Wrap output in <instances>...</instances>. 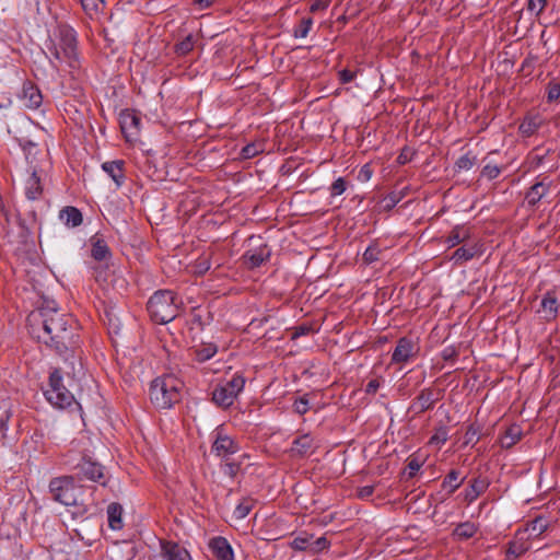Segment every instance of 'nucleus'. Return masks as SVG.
<instances>
[{"instance_id": "7c9ffc66", "label": "nucleus", "mask_w": 560, "mask_h": 560, "mask_svg": "<svg viewBox=\"0 0 560 560\" xmlns=\"http://www.w3.org/2000/svg\"><path fill=\"white\" fill-rule=\"evenodd\" d=\"M247 457L246 454L240 456V459H233L229 457L228 459H223L224 464L222 465L223 472L231 478H234L238 471L241 470L242 459Z\"/></svg>"}, {"instance_id": "f257e3e1", "label": "nucleus", "mask_w": 560, "mask_h": 560, "mask_svg": "<svg viewBox=\"0 0 560 560\" xmlns=\"http://www.w3.org/2000/svg\"><path fill=\"white\" fill-rule=\"evenodd\" d=\"M30 334L38 341L63 354L74 343L75 322L71 315L60 312L55 301H44L42 306L27 316Z\"/></svg>"}, {"instance_id": "72a5a7b5", "label": "nucleus", "mask_w": 560, "mask_h": 560, "mask_svg": "<svg viewBox=\"0 0 560 560\" xmlns=\"http://www.w3.org/2000/svg\"><path fill=\"white\" fill-rule=\"evenodd\" d=\"M462 480L459 478V472L457 470H452L443 480L442 487L447 490V493H453L459 486L462 485Z\"/></svg>"}, {"instance_id": "473e14b6", "label": "nucleus", "mask_w": 560, "mask_h": 560, "mask_svg": "<svg viewBox=\"0 0 560 560\" xmlns=\"http://www.w3.org/2000/svg\"><path fill=\"white\" fill-rule=\"evenodd\" d=\"M469 236L468 230L464 228H455L448 237L446 238V243L448 247H454L463 242H465Z\"/></svg>"}, {"instance_id": "58836bf2", "label": "nucleus", "mask_w": 560, "mask_h": 560, "mask_svg": "<svg viewBox=\"0 0 560 560\" xmlns=\"http://www.w3.org/2000/svg\"><path fill=\"white\" fill-rule=\"evenodd\" d=\"M313 25V20L311 18H304L301 20L299 26L294 31V36L296 38H304L308 35Z\"/></svg>"}, {"instance_id": "6ab92c4d", "label": "nucleus", "mask_w": 560, "mask_h": 560, "mask_svg": "<svg viewBox=\"0 0 560 560\" xmlns=\"http://www.w3.org/2000/svg\"><path fill=\"white\" fill-rule=\"evenodd\" d=\"M59 219L68 228H77L83 221L81 211L75 207H66L61 209L59 212Z\"/></svg>"}, {"instance_id": "bf43d9fd", "label": "nucleus", "mask_w": 560, "mask_h": 560, "mask_svg": "<svg viewBox=\"0 0 560 560\" xmlns=\"http://www.w3.org/2000/svg\"><path fill=\"white\" fill-rule=\"evenodd\" d=\"M360 177H363L364 179H369L371 177V171L368 165H364L359 174Z\"/></svg>"}, {"instance_id": "49530a36", "label": "nucleus", "mask_w": 560, "mask_h": 560, "mask_svg": "<svg viewBox=\"0 0 560 560\" xmlns=\"http://www.w3.org/2000/svg\"><path fill=\"white\" fill-rule=\"evenodd\" d=\"M547 5V0H528V11L539 15Z\"/></svg>"}, {"instance_id": "37998d69", "label": "nucleus", "mask_w": 560, "mask_h": 560, "mask_svg": "<svg viewBox=\"0 0 560 560\" xmlns=\"http://www.w3.org/2000/svg\"><path fill=\"white\" fill-rule=\"evenodd\" d=\"M475 161H476L475 156H470L469 154H465V155L460 156L456 161V167L458 170L468 171V170H470L474 166Z\"/></svg>"}, {"instance_id": "393cba45", "label": "nucleus", "mask_w": 560, "mask_h": 560, "mask_svg": "<svg viewBox=\"0 0 560 560\" xmlns=\"http://www.w3.org/2000/svg\"><path fill=\"white\" fill-rule=\"evenodd\" d=\"M108 525L112 529L122 528V508L118 503H110L107 508Z\"/></svg>"}, {"instance_id": "ea45409f", "label": "nucleus", "mask_w": 560, "mask_h": 560, "mask_svg": "<svg viewBox=\"0 0 560 560\" xmlns=\"http://www.w3.org/2000/svg\"><path fill=\"white\" fill-rule=\"evenodd\" d=\"M83 10L90 15L97 13L104 5L103 0H80Z\"/></svg>"}, {"instance_id": "603ef678", "label": "nucleus", "mask_w": 560, "mask_h": 560, "mask_svg": "<svg viewBox=\"0 0 560 560\" xmlns=\"http://www.w3.org/2000/svg\"><path fill=\"white\" fill-rule=\"evenodd\" d=\"M374 492L373 486H364L358 489V497L360 499H369Z\"/></svg>"}, {"instance_id": "b1692460", "label": "nucleus", "mask_w": 560, "mask_h": 560, "mask_svg": "<svg viewBox=\"0 0 560 560\" xmlns=\"http://www.w3.org/2000/svg\"><path fill=\"white\" fill-rule=\"evenodd\" d=\"M490 482L487 478L478 477L471 481L470 488L466 492V499L469 502L476 500L489 487Z\"/></svg>"}, {"instance_id": "20e7f679", "label": "nucleus", "mask_w": 560, "mask_h": 560, "mask_svg": "<svg viewBox=\"0 0 560 560\" xmlns=\"http://www.w3.org/2000/svg\"><path fill=\"white\" fill-rule=\"evenodd\" d=\"M148 312L156 324H167L178 315L175 294L170 290L156 291L148 301Z\"/></svg>"}, {"instance_id": "a878e982", "label": "nucleus", "mask_w": 560, "mask_h": 560, "mask_svg": "<svg viewBox=\"0 0 560 560\" xmlns=\"http://www.w3.org/2000/svg\"><path fill=\"white\" fill-rule=\"evenodd\" d=\"M25 194L31 200H35L42 195L40 179L35 171H33L26 179Z\"/></svg>"}, {"instance_id": "c85d7f7f", "label": "nucleus", "mask_w": 560, "mask_h": 560, "mask_svg": "<svg viewBox=\"0 0 560 560\" xmlns=\"http://www.w3.org/2000/svg\"><path fill=\"white\" fill-rule=\"evenodd\" d=\"M522 432L517 425L510 427L504 435H502L500 443L503 448H510L516 444L521 439Z\"/></svg>"}, {"instance_id": "a211bd4d", "label": "nucleus", "mask_w": 560, "mask_h": 560, "mask_svg": "<svg viewBox=\"0 0 560 560\" xmlns=\"http://www.w3.org/2000/svg\"><path fill=\"white\" fill-rule=\"evenodd\" d=\"M270 256V250L267 245H261L256 249L247 250L244 254L245 262L250 268L259 267L264 261H266Z\"/></svg>"}, {"instance_id": "c03bdc74", "label": "nucleus", "mask_w": 560, "mask_h": 560, "mask_svg": "<svg viewBox=\"0 0 560 560\" xmlns=\"http://www.w3.org/2000/svg\"><path fill=\"white\" fill-rule=\"evenodd\" d=\"M328 546H329V541L324 536H322L319 538H316V539L312 538L311 552L312 553H317V552L328 548Z\"/></svg>"}, {"instance_id": "680f3d73", "label": "nucleus", "mask_w": 560, "mask_h": 560, "mask_svg": "<svg viewBox=\"0 0 560 560\" xmlns=\"http://www.w3.org/2000/svg\"><path fill=\"white\" fill-rule=\"evenodd\" d=\"M209 268H210V265L205 260L203 262L200 264L199 271L203 272V271H207Z\"/></svg>"}, {"instance_id": "a18cd8bd", "label": "nucleus", "mask_w": 560, "mask_h": 560, "mask_svg": "<svg viewBox=\"0 0 560 560\" xmlns=\"http://www.w3.org/2000/svg\"><path fill=\"white\" fill-rule=\"evenodd\" d=\"M501 173V168L497 165L487 164L483 166L481 171V176L488 179L497 178Z\"/></svg>"}, {"instance_id": "f3484780", "label": "nucleus", "mask_w": 560, "mask_h": 560, "mask_svg": "<svg viewBox=\"0 0 560 560\" xmlns=\"http://www.w3.org/2000/svg\"><path fill=\"white\" fill-rule=\"evenodd\" d=\"M480 253H481V249L477 243L465 244L462 247L457 248L453 253L451 259L455 264L459 265L467 260H470L471 258H474L476 255H478Z\"/></svg>"}, {"instance_id": "5701e85b", "label": "nucleus", "mask_w": 560, "mask_h": 560, "mask_svg": "<svg viewBox=\"0 0 560 560\" xmlns=\"http://www.w3.org/2000/svg\"><path fill=\"white\" fill-rule=\"evenodd\" d=\"M91 255L95 260H106L110 256L109 248L104 240L94 236L91 238Z\"/></svg>"}, {"instance_id": "0eeeda50", "label": "nucleus", "mask_w": 560, "mask_h": 560, "mask_svg": "<svg viewBox=\"0 0 560 560\" xmlns=\"http://www.w3.org/2000/svg\"><path fill=\"white\" fill-rule=\"evenodd\" d=\"M244 385L245 378L242 375L235 374L230 381L219 384L214 388L212 400L220 407H230L243 390Z\"/></svg>"}, {"instance_id": "3c124183", "label": "nucleus", "mask_w": 560, "mask_h": 560, "mask_svg": "<svg viewBox=\"0 0 560 560\" xmlns=\"http://www.w3.org/2000/svg\"><path fill=\"white\" fill-rule=\"evenodd\" d=\"M355 75H357V72L355 71H351L349 69H342V70H340L338 72L339 81L342 84L351 82L355 78Z\"/></svg>"}, {"instance_id": "7ed1b4c3", "label": "nucleus", "mask_w": 560, "mask_h": 560, "mask_svg": "<svg viewBox=\"0 0 560 560\" xmlns=\"http://www.w3.org/2000/svg\"><path fill=\"white\" fill-rule=\"evenodd\" d=\"M47 49L55 60L74 67L78 59L75 32L69 26H59L56 38L50 40Z\"/></svg>"}, {"instance_id": "ddd939ff", "label": "nucleus", "mask_w": 560, "mask_h": 560, "mask_svg": "<svg viewBox=\"0 0 560 560\" xmlns=\"http://www.w3.org/2000/svg\"><path fill=\"white\" fill-rule=\"evenodd\" d=\"M161 553L166 560H192L189 552L174 541H162Z\"/></svg>"}, {"instance_id": "4be33fe9", "label": "nucleus", "mask_w": 560, "mask_h": 560, "mask_svg": "<svg viewBox=\"0 0 560 560\" xmlns=\"http://www.w3.org/2000/svg\"><path fill=\"white\" fill-rule=\"evenodd\" d=\"M218 351V347L214 343H202L198 347H195L190 355L194 358V360L198 362H205L207 360H210Z\"/></svg>"}, {"instance_id": "39448f33", "label": "nucleus", "mask_w": 560, "mask_h": 560, "mask_svg": "<svg viewBox=\"0 0 560 560\" xmlns=\"http://www.w3.org/2000/svg\"><path fill=\"white\" fill-rule=\"evenodd\" d=\"M52 499L63 505L74 506L82 502L83 487L72 476L57 477L49 482Z\"/></svg>"}, {"instance_id": "4c0bfd02", "label": "nucleus", "mask_w": 560, "mask_h": 560, "mask_svg": "<svg viewBox=\"0 0 560 560\" xmlns=\"http://www.w3.org/2000/svg\"><path fill=\"white\" fill-rule=\"evenodd\" d=\"M253 509V502L249 499L243 500L234 510V516L237 520L245 518Z\"/></svg>"}, {"instance_id": "9b49d317", "label": "nucleus", "mask_w": 560, "mask_h": 560, "mask_svg": "<svg viewBox=\"0 0 560 560\" xmlns=\"http://www.w3.org/2000/svg\"><path fill=\"white\" fill-rule=\"evenodd\" d=\"M209 549L213 560H235L233 549L224 537L218 536L210 539Z\"/></svg>"}, {"instance_id": "13d9d810", "label": "nucleus", "mask_w": 560, "mask_h": 560, "mask_svg": "<svg viewBox=\"0 0 560 560\" xmlns=\"http://www.w3.org/2000/svg\"><path fill=\"white\" fill-rule=\"evenodd\" d=\"M386 200H388L387 207H394L399 201V197L393 192L386 198Z\"/></svg>"}, {"instance_id": "9d476101", "label": "nucleus", "mask_w": 560, "mask_h": 560, "mask_svg": "<svg viewBox=\"0 0 560 560\" xmlns=\"http://www.w3.org/2000/svg\"><path fill=\"white\" fill-rule=\"evenodd\" d=\"M79 474L82 475L84 479L98 482L102 486H106L107 477L104 472V467L95 462L90 459H83L79 465Z\"/></svg>"}, {"instance_id": "864d4df0", "label": "nucleus", "mask_w": 560, "mask_h": 560, "mask_svg": "<svg viewBox=\"0 0 560 560\" xmlns=\"http://www.w3.org/2000/svg\"><path fill=\"white\" fill-rule=\"evenodd\" d=\"M525 551V548L523 546L516 547L515 544L511 545V547L508 550V557L513 556L514 558H517Z\"/></svg>"}, {"instance_id": "e433bc0d", "label": "nucleus", "mask_w": 560, "mask_h": 560, "mask_svg": "<svg viewBox=\"0 0 560 560\" xmlns=\"http://www.w3.org/2000/svg\"><path fill=\"white\" fill-rule=\"evenodd\" d=\"M381 255H382L381 248L377 245L373 244V245H370L363 253V260L365 264L370 265L372 262L380 260Z\"/></svg>"}, {"instance_id": "cd10ccee", "label": "nucleus", "mask_w": 560, "mask_h": 560, "mask_svg": "<svg viewBox=\"0 0 560 560\" xmlns=\"http://www.w3.org/2000/svg\"><path fill=\"white\" fill-rule=\"evenodd\" d=\"M541 308L547 320L555 319L558 315V301L556 296L547 293L541 300Z\"/></svg>"}, {"instance_id": "f8f14e48", "label": "nucleus", "mask_w": 560, "mask_h": 560, "mask_svg": "<svg viewBox=\"0 0 560 560\" xmlns=\"http://www.w3.org/2000/svg\"><path fill=\"white\" fill-rule=\"evenodd\" d=\"M316 448L317 444L314 438L310 434H303L292 442L290 452L292 456L304 457L313 454Z\"/></svg>"}, {"instance_id": "4d7b16f0", "label": "nucleus", "mask_w": 560, "mask_h": 560, "mask_svg": "<svg viewBox=\"0 0 560 560\" xmlns=\"http://www.w3.org/2000/svg\"><path fill=\"white\" fill-rule=\"evenodd\" d=\"M213 1L214 0H195V3L202 10L209 8Z\"/></svg>"}, {"instance_id": "c9c22d12", "label": "nucleus", "mask_w": 560, "mask_h": 560, "mask_svg": "<svg viewBox=\"0 0 560 560\" xmlns=\"http://www.w3.org/2000/svg\"><path fill=\"white\" fill-rule=\"evenodd\" d=\"M313 536L307 533H302L301 535L296 536L292 542L291 547L294 550L299 551H310L311 552V542H312Z\"/></svg>"}, {"instance_id": "423d86ee", "label": "nucleus", "mask_w": 560, "mask_h": 560, "mask_svg": "<svg viewBox=\"0 0 560 560\" xmlns=\"http://www.w3.org/2000/svg\"><path fill=\"white\" fill-rule=\"evenodd\" d=\"M46 399L56 408H67L75 400L73 394L63 385L58 370L50 373L48 388L45 389Z\"/></svg>"}, {"instance_id": "052dcab7", "label": "nucleus", "mask_w": 560, "mask_h": 560, "mask_svg": "<svg viewBox=\"0 0 560 560\" xmlns=\"http://www.w3.org/2000/svg\"><path fill=\"white\" fill-rule=\"evenodd\" d=\"M310 331V328L308 327H305V326H301L296 329V331L293 334V338H296L298 336L300 335H305Z\"/></svg>"}, {"instance_id": "a19ab883", "label": "nucleus", "mask_w": 560, "mask_h": 560, "mask_svg": "<svg viewBox=\"0 0 560 560\" xmlns=\"http://www.w3.org/2000/svg\"><path fill=\"white\" fill-rule=\"evenodd\" d=\"M261 150L262 149L260 144L249 143L242 149L241 155L243 159H252L256 156Z\"/></svg>"}, {"instance_id": "aec40b11", "label": "nucleus", "mask_w": 560, "mask_h": 560, "mask_svg": "<svg viewBox=\"0 0 560 560\" xmlns=\"http://www.w3.org/2000/svg\"><path fill=\"white\" fill-rule=\"evenodd\" d=\"M124 161L116 160L110 162H104L102 164L103 171L108 174V176L116 183L117 186H120L124 183Z\"/></svg>"}, {"instance_id": "5fc2aeb1", "label": "nucleus", "mask_w": 560, "mask_h": 560, "mask_svg": "<svg viewBox=\"0 0 560 560\" xmlns=\"http://www.w3.org/2000/svg\"><path fill=\"white\" fill-rule=\"evenodd\" d=\"M380 387V382L377 380H371L365 387V392L368 394H375Z\"/></svg>"}, {"instance_id": "de8ad7c7", "label": "nucleus", "mask_w": 560, "mask_h": 560, "mask_svg": "<svg viewBox=\"0 0 560 560\" xmlns=\"http://www.w3.org/2000/svg\"><path fill=\"white\" fill-rule=\"evenodd\" d=\"M464 439H465L464 443L466 445L475 444L479 440V429L474 425H470L467 429Z\"/></svg>"}, {"instance_id": "79ce46f5", "label": "nucleus", "mask_w": 560, "mask_h": 560, "mask_svg": "<svg viewBox=\"0 0 560 560\" xmlns=\"http://www.w3.org/2000/svg\"><path fill=\"white\" fill-rule=\"evenodd\" d=\"M347 189V183L345 178L339 177L337 178L330 186V195L332 197L340 196L343 194Z\"/></svg>"}, {"instance_id": "f704fd0d", "label": "nucleus", "mask_w": 560, "mask_h": 560, "mask_svg": "<svg viewBox=\"0 0 560 560\" xmlns=\"http://www.w3.org/2000/svg\"><path fill=\"white\" fill-rule=\"evenodd\" d=\"M194 36L189 34L174 46V52L180 57L186 56L194 49Z\"/></svg>"}, {"instance_id": "6e6552de", "label": "nucleus", "mask_w": 560, "mask_h": 560, "mask_svg": "<svg viewBox=\"0 0 560 560\" xmlns=\"http://www.w3.org/2000/svg\"><path fill=\"white\" fill-rule=\"evenodd\" d=\"M211 451L215 456L228 459L240 451V445L234 439L218 429L214 432V441Z\"/></svg>"}, {"instance_id": "1a4fd4ad", "label": "nucleus", "mask_w": 560, "mask_h": 560, "mask_svg": "<svg viewBox=\"0 0 560 560\" xmlns=\"http://www.w3.org/2000/svg\"><path fill=\"white\" fill-rule=\"evenodd\" d=\"M119 124L127 141L137 139L140 130V118L135 112L122 110L119 116Z\"/></svg>"}, {"instance_id": "c756f323", "label": "nucleus", "mask_w": 560, "mask_h": 560, "mask_svg": "<svg viewBox=\"0 0 560 560\" xmlns=\"http://www.w3.org/2000/svg\"><path fill=\"white\" fill-rule=\"evenodd\" d=\"M541 124V119L538 116L526 117L520 125V131L525 137L534 135Z\"/></svg>"}, {"instance_id": "8fccbe9b", "label": "nucleus", "mask_w": 560, "mask_h": 560, "mask_svg": "<svg viewBox=\"0 0 560 560\" xmlns=\"http://www.w3.org/2000/svg\"><path fill=\"white\" fill-rule=\"evenodd\" d=\"M548 101L555 102L560 98V84L559 83H551L548 86Z\"/></svg>"}, {"instance_id": "09e8293b", "label": "nucleus", "mask_w": 560, "mask_h": 560, "mask_svg": "<svg viewBox=\"0 0 560 560\" xmlns=\"http://www.w3.org/2000/svg\"><path fill=\"white\" fill-rule=\"evenodd\" d=\"M294 410L299 413V415H304L308 411V400L305 396L303 397H300L298 398L295 401H294Z\"/></svg>"}, {"instance_id": "412c9836", "label": "nucleus", "mask_w": 560, "mask_h": 560, "mask_svg": "<svg viewBox=\"0 0 560 560\" xmlns=\"http://www.w3.org/2000/svg\"><path fill=\"white\" fill-rule=\"evenodd\" d=\"M550 183L539 182L533 185L526 194L528 205H537L549 191Z\"/></svg>"}, {"instance_id": "4468645a", "label": "nucleus", "mask_w": 560, "mask_h": 560, "mask_svg": "<svg viewBox=\"0 0 560 560\" xmlns=\"http://www.w3.org/2000/svg\"><path fill=\"white\" fill-rule=\"evenodd\" d=\"M436 399L438 397L432 389L424 388L412 401L410 409L413 410L416 413H422L425 410L432 408Z\"/></svg>"}, {"instance_id": "f03ea898", "label": "nucleus", "mask_w": 560, "mask_h": 560, "mask_svg": "<svg viewBox=\"0 0 560 560\" xmlns=\"http://www.w3.org/2000/svg\"><path fill=\"white\" fill-rule=\"evenodd\" d=\"M183 383L174 375L156 377L150 386V398L159 409H168L182 397Z\"/></svg>"}, {"instance_id": "bb28decb", "label": "nucleus", "mask_w": 560, "mask_h": 560, "mask_svg": "<svg viewBox=\"0 0 560 560\" xmlns=\"http://www.w3.org/2000/svg\"><path fill=\"white\" fill-rule=\"evenodd\" d=\"M549 521L544 516H537L526 525L525 532L529 537H538L549 527Z\"/></svg>"}, {"instance_id": "6e6d98bb", "label": "nucleus", "mask_w": 560, "mask_h": 560, "mask_svg": "<svg viewBox=\"0 0 560 560\" xmlns=\"http://www.w3.org/2000/svg\"><path fill=\"white\" fill-rule=\"evenodd\" d=\"M421 467V464L417 459H411L408 463L409 476L412 477Z\"/></svg>"}, {"instance_id": "dca6fc26", "label": "nucleus", "mask_w": 560, "mask_h": 560, "mask_svg": "<svg viewBox=\"0 0 560 560\" xmlns=\"http://www.w3.org/2000/svg\"><path fill=\"white\" fill-rule=\"evenodd\" d=\"M23 104L32 109L38 108L43 102V96L38 88L32 83H25L22 90Z\"/></svg>"}, {"instance_id": "2eb2a0df", "label": "nucleus", "mask_w": 560, "mask_h": 560, "mask_svg": "<svg viewBox=\"0 0 560 560\" xmlns=\"http://www.w3.org/2000/svg\"><path fill=\"white\" fill-rule=\"evenodd\" d=\"M415 343L410 339L400 338L393 352L392 361L395 363L407 362L415 355Z\"/></svg>"}, {"instance_id": "2f4dec72", "label": "nucleus", "mask_w": 560, "mask_h": 560, "mask_svg": "<svg viewBox=\"0 0 560 560\" xmlns=\"http://www.w3.org/2000/svg\"><path fill=\"white\" fill-rule=\"evenodd\" d=\"M477 532V526L474 523L465 522L460 523L454 529V535L459 539H468L472 537Z\"/></svg>"}]
</instances>
